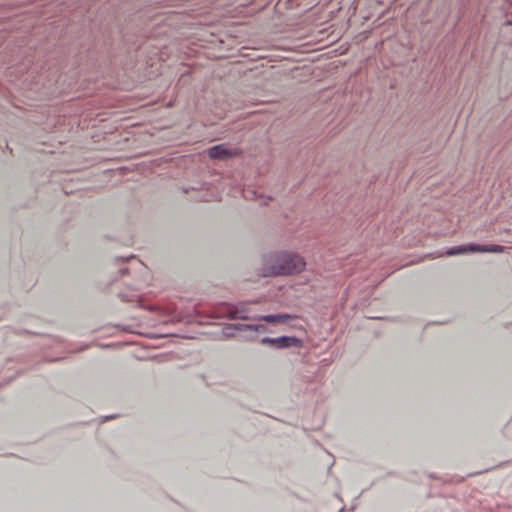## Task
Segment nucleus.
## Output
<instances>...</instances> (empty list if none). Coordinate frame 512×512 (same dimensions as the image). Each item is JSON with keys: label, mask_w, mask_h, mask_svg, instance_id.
Wrapping results in <instances>:
<instances>
[{"label": "nucleus", "mask_w": 512, "mask_h": 512, "mask_svg": "<svg viewBox=\"0 0 512 512\" xmlns=\"http://www.w3.org/2000/svg\"><path fill=\"white\" fill-rule=\"evenodd\" d=\"M228 317L230 318H240V319H246V310L241 307H235V308H229L228 309Z\"/></svg>", "instance_id": "423d86ee"}, {"label": "nucleus", "mask_w": 512, "mask_h": 512, "mask_svg": "<svg viewBox=\"0 0 512 512\" xmlns=\"http://www.w3.org/2000/svg\"><path fill=\"white\" fill-rule=\"evenodd\" d=\"M306 262L294 252L269 254L264 258V276L293 275L305 269Z\"/></svg>", "instance_id": "f257e3e1"}, {"label": "nucleus", "mask_w": 512, "mask_h": 512, "mask_svg": "<svg viewBox=\"0 0 512 512\" xmlns=\"http://www.w3.org/2000/svg\"><path fill=\"white\" fill-rule=\"evenodd\" d=\"M505 247L501 245H478V244H469L466 246H458L449 249L446 252L447 256L458 255L468 252H490V253H502L504 252Z\"/></svg>", "instance_id": "f03ea898"}, {"label": "nucleus", "mask_w": 512, "mask_h": 512, "mask_svg": "<svg viewBox=\"0 0 512 512\" xmlns=\"http://www.w3.org/2000/svg\"><path fill=\"white\" fill-rule=\"evenodd\" d=\"M236 153V150L226 148L224 145H216L208 150V155L213 159H225Z\"/></svg>", "instance_id": "20e7f679"}, {"label": "nucleus", "mask_w": 512, "mask_h": 512, "mask_svg": "<svg viewBox=\"0 0 512 512\" xmlns=\"http://www.w3.org/2000/svg\"><path fill=\"white\" fill-rule=\"evenodd\" d=\"M291 318L292 316H290L289 314L265 315L261 317L262 320L268 323H283Z\"/></svg>", "instance_id": "39448f33"}, {"label": "nucleus", "mask_w": 512, "mask_h": 512, "mask_svg": "<svg viewBox=\"0 0 512 512\" xmlns=\"http://www.w3.org/2000/svg\"><path fill=\"white\" fill-rule=\"evenodd\" d=\"M263 343H269L277 348L297 346L300 341L295 337L283 336L279 338H263Z\"/></svg>", "instance_id": "7ed1b4c3"}]
</instances>
